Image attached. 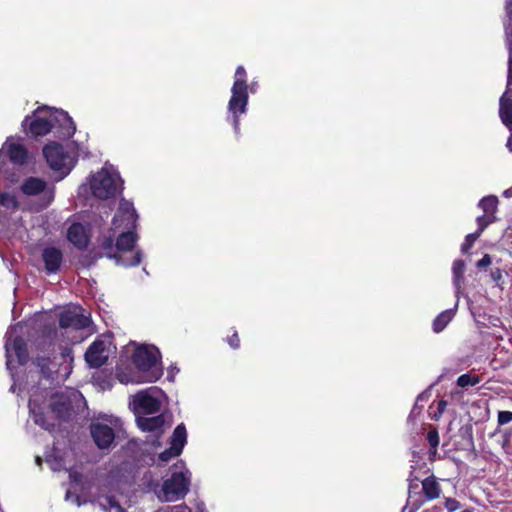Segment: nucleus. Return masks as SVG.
I'll list each match as a JSON object with an SVG mask.
<instances>
[{"mask_svg":"<svg viewBox=\"0 0 512 512\" xmlns=\"http://www.w3.org/2000/svg\"><path fill=\"white\" fill-rule=\"evenodd\" d=\"M257 82L247 84V73L243 66H238L234 74V82L231 88V97L228 101V120L231 118L236 134L240 132V116L247 112L249 92L256 93Z\"/></svg>","mask_w":512,"mask_h":512,"instance_id":"nucleus-1","label":"nucleus"},{"mask_svg":"<svg viewBox=\"0 0 512 512\" xmlns=\"http://www.w3.org/2000/svg\"><path fill=\"white\" fill-rule=\"evenodd\" d=\"M123 183L118 171L112 166L108 168L105 165L99 172L92 176L90 190L96 198L109 199L122 192Z\"/></svg>","mask_w":512,"mask_h":512,"instance_id":"nucleus-2","label":"nucleus"},{"mask_svg":"<svg viewBox=\"0 0 512 512\" xmlns=\"http://www.w3.org/2000/svg\"><path fill=\"white\" fill-rule=\"evenodd\" d=\"M28 161V151L26 147L18 142H14L12 137H8L0 149V174L10 182H16L19 175L10 172L8 165L22 167Z\"/></svg>","mask_w":512,"mask_h":512,"instance_id":"nucleus-3","label":"nucleus"},{"mask_svg":"<svg viewBox=\"0 0 512 512\" xmlns=\"http://www.w3.org/2000/svg\"><path fill=\"white\" fill-rule=\"evenodd\" d=\"M34 363L40 368L41 374L47 379H54V374L61 375L64 379L72 371L73 352L70 347H62L59 355L50 357L37 356Z\"/></svg>","mask_w":512,"mask_h":512,"instance_id":"nucleus-4","label":"nucleus"},{"mask_svg":"<svg viewBox=\"0 0 512 512\" xmlns=\"http://www.w3.org/2000/svg\"><path fill=\"white\" fill-rule=\"evenodd\" d=\"M163 392L158 387H150L132 396L129 406L135 417L153 415L160 411Z\"/></svg>","mask_w":512,"mask_h":512,"instance_id":"nucleus-5","label":"nucleus"},{"mask_svg":"<svg viewBox=\"0 0 512 512\" xmlns=\"http://www.w3.org/2000/svg\"><path fill=\"white\" fill-rule=\"evenodd\" d=\"M159 358L160 351L157 347L139 346L133 353L132 361L139 371L148 372L149 382H154L162 376V369L157 367Z\"/></svg>","mask_w":512,"mask_h":512,"instance_id":"nucleus-6","label":"nucleus"},{"mask_svg":"<svg viewBox=\"0 0 512 512\" xmlns=\"http://www.w3.org/2000/svg\"><path fill=\"white\" fill-rule=\"evenodd\" d=\"M121 421L117 417H103L90 424V434L96 446L109 449L114 444L116 429L120 428Z\"/></svg>","mask_w":512,"mask_h":512,"instance_id":"nucleus-7","label":"nucleus"},{"mask_svg":"<svg viewBox=\"0 0 512 512\" xmlns=\"http://www.w3.org/2000/svg\"><path fill=\"white\" fill-rule=\"evenodd\" d=\"M51 111L47 107L38 108L32 115H27L22 121V128L27 135L39 137L48 134L55 127Z\"/></svg>","mask_w":512,"mask_h":512,"instance_id":"nucleus-8","label":"nucleus"},{"mask_svg":"<svg viewBox=\"0 0 512 512\" xmlns=\"http://www.w3.org/2000/svg\"><path fill=\"white\" fill-rule=\"evenodd\" d=\"M189 486V471H175L170 478L163 482L161 492L158 496L163 501L174 502L183 498L188 493Z\"/></svg>","mask_w":512,"mask_h":512,"instance_id":"nucleus-9","label":"nucleus"},{"mask_svg":"<svg viewBox=\"0 0 512 512\" xmlns=\"http://www.w3.org/2000/svg\"><path fill=\"white\" fill-rule=\"evenodd\" d=\"M43 155L49 167L59 173L57 180H62L72 169L70 165V156L65 152L63 146L56 142H51L44 146Z\"/></svg>","mask_w":512,"mask_h":512,"instance_id":"nucleus-10","label":"nucleus"},{"mask_svg":"<svg viewBox=\"0 0 512 512\" xmlns=\"http://www.w3.org/2000/svg\"><path fill=\"white\" fill-rule=\"evenodd\" d=\"M115 239L114 236L109 235L105 236L100 243V249L103 251L98 253V257H107L109 259H114L116 265L123 266L125 268L136 267L138 266L143 259V252L140 249L135 250L134 256L128 258L123 255H118L116 253L115 248Z\"/></svg>","mask_w":512,"mask_h":512,"instance_id":"nucleus-11","label":"nucleus"},{"mask_svg":"<svg viewBox=\"0 0 512 512\" xmlns=\"http://www.w3.org/2000/svg\"><path fill=\"white\" fill-rule=\"evenodd\" d=\"M138 214L132 202L121 198L119 207L112 219L113 230H135L137 227Z\"/></svg>","mask_w":512,"mask_h":512,"instance_id":"nucleus-12","label":"nucleus"},{"mask_svg":"<svg viewBox=\"0 0 512 512\" xmlns=\"http://www.w3.org/2000/svg\"><path fill=\"white\" fill-rule=\"evenodd\" d=\"M21 191L27 196H42V208H46L54 200V187L48 186L47 182L38 177L26 178L22 185Z\"/></svg>","mask_w":512,"mask_h":512,"instance_id":"nucleus-13","label":"nucleus"},{"mask_svg":"<svg viewBox=\"0 0 512 512\" xmlns=\"http://www.w3.org/2000/svg\"><path fill=\"white\" fill-rule=\"evenodd\" d=\"M90 319L80 313L77 308L67 309L60 313L59 326L63 329L82 330L89 326Z\"/></svg>","mask_w":512,"mask_h":512,"instance_id":"nucleus-14","label":"nucleus"},{"mask_svg":"<svg viewBox=\"0 0 512 512\" xmlns=\"http://www.w3.org/2000/svg\"><path fill=\"white\" fill-rule=\"evenodd\" d=\"M54 119L55 134L60 139H69L76 131L75 123L67 112L63 110H54L51 114Z\"/></svg>","mask_w":512,"mask_h":512,"instance_id":"nucleus-15","label":"nucleus"},{"mask_svg":"<svg viewBox=\"0 0 512 512\" xmlns=\"http://www.w3.org/2000/svg\"><path fill=\"white\" fill-rule=\"evenodd\" d=\"M85 361L90 368H100L108 359L106 344L103 340H95L90 344L85 352Z\"/></svg>","mask_w":512,"mask_h":512,"instance_id":"nucleus-16","label":"nucleus"},{"mask_svg":"<svg viewBox=\"0 0 512 512\" xmlns=\"http://www.w3.org/2000/svg\"><path fill=\"white\" fill-rule=\"evenodd\" d=\"M7 340L5 342V351H6V366L7 369H11V359H10V346L12 345V348L15 352V355L18 359V363L20 365H24L28 361V350H27V344L25 340L22 337H15L13 340H11V333L8 331L6 334Z\"/></svg>","mask_w":512,"mask_h":512,"instance_id":"nucleus-17","label":"nucleus"},{"mask_svg":"<svg viewBox=\"0 0 512 512\" xmlns=\"http://www.w3.org/2000/svg\"><path fill=\"white\" fill-rule=\"evenodd\" d=\"M136 423L141 431L154 433L159 438L164 433L165 415L160 413L155 416H138Z\"/></svg>","mask_w":512,"mask_h":512,"instance_id":"nucleus-18","label":"nucleus"},{"mask_svg":"<svg viewBox=\"0 0 512 512\" xmlns=\"http://www.w3.org/2000/svg\"><path fill=\"white\" fill-rule=\"evenodd\" d=\"M67 239L75 248L85 250L90 243L89 229L82 223L74 222L67 230Z\"/></svg>","mask_w":512,"mask_h":512,"instance_id":"nucleus-19","label":"nucleus"},{"mask_svg":"<svg viewBox=\"0 0 512 512\" xmlns=\"http://www.w3.org/2000/svg\"><path fill=\"white\" fill-rule=\"evenodd\" d=\"M42 260L47 275L56 274L60 271L63 263V253L56 247H45L42 250Z\"/></svg>","mask_w":512,"mask_h":512,"instance_id":"nucleus-20","label":"nucleus"},{"mask_svg":"<svg viewBox=\"0 0 512 512\" xmlns=\"http://www.w3.org/2000/svg\"><path fill=\"white\" fill-rule=\"evenodd\" d=\"M499 117L503 125L512 132V89L506 91L499 99Z\"/></svg>","mask_w":512,"mask_h":512,"instance_id":"nucleus-21","label":"nucleus"},{"mask_svg":"<svg viewBox=\"0 0 512 512\" xmlns=\"http://www.w3.org/2000/svg\"><path fill=\"white\" fill-rule=\"evenodd\" d=\"M52 412L59 419H66L70 415L71 411V401L65 395L54 394L52 397V402L50 404Z\"/></svg>","mask_w":512,"mask_h":512,"instance_id":"nucleus-22","label":"nucleus"},{"mask_svg":"<svg viewBox=\"0 0 512 512\" xmlns=\"http://www.w3.org/2000/svg\"><path fill=\"white\" fill-rule=\"evenodd\" d=\"M138 238V234L134 230L121 231L115 241L116 251L125 252L133 250Z\"/></svg>","mask_w":512,"mask_h":512,"instance_id":"nucleus-23","label":"nucleus"},{"mask_svg":"<svg viewBox=\"0 0 512 512\" xmlns=\"http://www.w3.org/2000/svg\"><path fill=\"white\" fill-rule=\"evenodd\" d=\"M464 272H465V262L461 259H456L452 264V283L455 289V296L457 299L463 293V284H464Z\"/></svg>","mask_w":512,"mask_h":512,"instance_id":"nucleus-24","label":"nucleus"},{"mask_svg":"<svg viewBox=\"0 0 512 512\" xmlns=\"http://www.w3.org/2000/svg\"><path fill=\"white\" fill-rule=\"evenodd\" d=\"M187 443V430L183 423L177 425L170 438L171 450L174 453L181 454L182 450Z\"/></svg>","mask_w":512,"mask_h":512,"instance_id":"nucleus-25","label":"nucleus"},{"mask_svg":"<svg viewBox=\"0 0 512 512\" xmlns=\"http://www.w3.org/2000/svg\"><path fill=\"white\" fill-rule=\"evenodd\" d=\"M459 299H457L455 307L451 309H447L442 311L436 318L433 320L432 329L435 333L442 332L447 325L452 321L455 316L456 309L458 307Z\"/></svg>","mask_w":512,"mask_h":512,"instance_id":"nucleus-26","label":"nucleus"},{"mask_svg":"<svg viewBox=\"0 0 512 512\" xmlns=\"http://www.w3.org/2000/svg\"><path fill=\"white\" fill-rule=\"evenodd\" d=\"M504 32L505 43L508 51H512V0H506L505 5Z\"/></svg>","mask_w":512,"mask_h":512,"instance_id":"nucleus-27","label":"nucleus"},{"mask_svg":"<svg viewBox=\"0 0 512 512\" xmlns=\"http://www.w3.org/2000/svg\"><path fill=\"white\" fill-rule=\"evenodd\" d=\"M422 490L428 500L438 498L441 493L440 485L433 476L422 481Z\"/></svg>","mask_w":512,"mask_h":512,"instance_id":"nucleus-28","label":"nucleus"},{"mask_svg":"<svg viewBox=\"0 0 512 512\" xmlns=\"http://www.w3.org/2000/svg\"><path fill=\"white\" fill-rule=\"evenodd\" d=\"M29 408H30V412L32 414L34 423L36 425H38L48 431H50L54 427L53 424L48 423V421L46 420V416L43 412L36 411L31 400L29 401Z\"/></svg>","mask_w":512,"mask_h":512,"instance_id":"nucleus-29","label":"nucleus"},{"mask_svg":"<svg viewBox=\"0 0 512 512\" xmlns=\"http://www.w3.org/2000/svg\"><path fill=\"white\" fill-rule=\"evenodd\" d=\"M0 205L6 209L17 210L19 208V201L14 194L2 192L0 193Z\"/></svg>","mask_w":512,"mask_h":512,"instance_id":"nucleus-30","label":"nucleus"},{"mask_svg":"<svg viewBox=\"0 0 512 512\" xmlns=\"http://www.w3.org/2000/svg\"><path fill=\"white\" fill-rule=\"evenodd\" d=\"M498 199L494 195L485 196L483 197L479 203L478 206L485 212H495L497 209Z\"/></svg>","mask_w":512,"mask_h":512,"instance_id":"nucleus-31","label":"nucleus"},{"mask_svg":"<svg viewBox=\"0 0 512 512\" xmlns=\"http://www.w3.org/2000/svg\"><path fill=\"white\" fill-rule=\"evenodd\" d=\"M428 398H429V392L428 391H424L422 392L421 394H419L416 398V401H415V404H414V407L412 408L411 410V413L408 417V419H412V417L416 414V413H420L423 405L422 403L423 402H427L428 401Z\"/></svg>","mask_w":512,"mask_h":512,"instance_id":"nucleus-32","label":"nucleus"},{"mask_svg":"<svg viewBox=\"0 0 512 512\" xmlns=\"http://www.w3.org/2000/svg\"><path fill=\"white\" fill-rule=\"evenodd\" d=\"M427 441L431 447V452L434 454L437 451L439 445V433L436 428H432L427 433Z\"/></svg>","mask_w":512,"mask_h":512,"instance_id":"nucleus-33","label":"nucleus"},{"mask_svg":"<svg viewBox=\"0 0 512 512\" xmlns=\"http://www.w3.org/2000/svg\"><path fill=\"white\" fill-rule=\"evenodd\" d=\"M479 236V232H474L466 235L465 240L461 245V252L463 254H466Z\"/></svg>","mask_w":512,"mask_h":512,"instance_id":"nucleus-34","label":"nucleus"},{"mask_svg":"<svg viewBox=\"0 0 512 512\" xmlns=\"http://www.w3.org/2000/svg\"><path fill=\"white\" fill-rule=\"evenodd\" d=\"M479 380L477 377H472L469 374H463L458 377L457 385L460 387L474 386L478 384Z\"/></svg>","mask_w":512,"mask_h":512,"instance_id":"nucleus-35","label":"nucleus"},{"mask_svg":"<svg viewBox=\"0 0 512 512\" xmlns=\"http://www.w3.org/2000/svg\"><path fill=\"white\" fill-rule=\"evenodd\" d=\"M444 505L448 512H455L461 508V503L454 498H445Z\"/></svg>","mask_w":512,"mask_h":512,"instance_id":"nucleus-36","label":"nucleus"},{"mask_svg":"<svg viewBox=\"0 0 512 512\" xmlns=\"http://www.w3.org/2000/svg\"><path fill=\"white\" fill-rule=\"evenodd\" d=\"M478 229L476 232H479V235L485 230V228L492 222L486 215L478 216L477 219Z\"/></svg>","mask_w":512,"mask_h":512,"instance_id":"nucleus-37","label":"nucleus"},{"mask_svg":"<svg viewBox=\"0 0 512 512\" xmlns=\"http://www.w3.org/2000/svg\"><path fill=\"white\" fill-rule=\"evenodd\" d=\"M512 421V412L510 411H499L498 412V424L505 425Z\"/></svg>","mask_w":512,"mask_h":512,"instance_id":"nucleus-38","label":"nucleus"},{"mask_svg":"<svg viewBox=\"0 0 512 512\" xmlns=\"http://www.w3.org/2000/svg\"><path fill=\"white\" fill-rule=\"evenodd\" d=\"M179 455L180 454L174 453V450L172 451L170 446L168 449L164 450L159 454V460L162 462H168L171 458L177 457Z\"/></svg>","mask_w":512,"mask_h":512,"instance_id":"nucleus-39","label":"nucleus"},{"mask_svg":"<svg viewBox=\"0 0 512 512\" xmlns=\"http://www.w3.org/2000/svg\"><path fill=\"white\" fill-rule=\"evenodd\" d=\"M507 88L512 86V50L508 51Z\"/></svg>","mask_w":512,"mask_h":512,"instance_id":"nucleus-40","label":"nucleus"},{"mask_svg":"<svg viewBox=\"0 0 512 512\" xmlns=\"http://www.w3.org/2000/svg\"><path fill=\"white\" fill-rule=\"evenodd\" d=\"M491 257L489 254H485L479 261H477L476 263V267L478 269H484L486 267H488L489 265H491Z\"/></svg>","mask_w":512,"mask_h":512,"instance_id":"nucleus-41","label":"nucleus"},{"mask_svg":"<svg viewBox=\"0 0 512 512\" xmlns=\"http://www.w3.org/2000/svg\"><path fill=\"white\" fill-rule=\"evenodd\" d=\"M227 341L233 349H238L240 347V340L237 331H234L233 335L229 337Z\"/></svg>","mask_w":512,"mask_h":512,"instance_id":"nucleus-42","label":"nucleus"},{"mask_svg":"<svg viewBox=\"0 0 512 512\" xmlns=\"http://www.w3.org/2000/svg\"><path fill=\"white\" fill-rule=\"evenodd\" d=\"M461 430L464 431L465 435H467L469 437V440L472 443L473 442L472 426L467 425V426L463 427Z\"/></svg>","mask_w":512,"mask_h":512,"instance_id":"nucleus-43","label":"nucleus"},{"mask_svg":"<svg viewBox=\"0 0 512 512\" xmlns=\"http://www.w3.org/2000/svg\"><path fill=\"white\" fill-rule=\"evenodd\" d=\"M408 481H409V495H410L412 493V491H414L418 488V484L416 482H413L412 473H410Z\"/></svg>","mask_w":512,"mask_h":512,"instance_id":"nucleus-44","label":"nucleus"},{"mask_svg":"<svg viewBox=\"0 0 512 512\" xmlns=\"http://www.w3.org/2000/svg\"><path fill=\"white\" fill-rule=\"evenodd\" d=\"M420 454L417 451H412V462L417 464L418 460L420 459Z\"/></svg>","mask_w":512,"mask_h":512,"instance_id":"nucleus-45","label":"nucleus"},{"mask_svg":"<svg viewBox=\"0 0 512 512\" xmlns=\"http://www.w3.org/2000/svg\"><path fill=\"white\" fill-rule=\"evenodd\" d=\"M65 498H66V500H69L70 498H72V495L70 494V492H69V491L66 493ZM73 499L75 500V502H76V504H77L78 506H80V505H81V504H80V501H79V497H78L77 495H76V496H73Z\"/></svg>","mask_w":512,"mask_h":512,"instance_id":"nucleus-46","label":"nucleus"},{"mask_svg":"<svg viewBox=\"0 0 512 512\" xmlns=\"http://www.w3.org/2000/svg\"><path fill=\"white\" fill-rule=\"evenodd\" d=\"M506 147L510 153H512V134L508 137Z\"/></svg>","mask_w":512,"mask_h":512,"instance_id":"nucleus-47","label":"nucleus"},{"mask_svg":"<svg viewBox=\"0 0 512 512\" xmlns=\"http://www.w3.org/2000/svg\"><path fill=\"white\" fill-rule=\"evenodd\" d=\"M44 333H45L46 337L51 338L52 335L56 334V329L54 328V329H49L47 331L45 330Z\"/></svg>","mask_w":512,"mask_h":512,"instance_id":"nucleus-48","label":"nucleus"},{"mask_svg":"<svg viewBox=\"0 0 512 512\" xmlns=\"http://www.w3.org/2000/svg\"><path fill=\"white\" fill-rule=\"evenodd\" d=\"M445 407H446V402H445V401H443V400H442V401H440V402H439V404H438V410H439V412H440V413H442V412H443V410L445 409Z\"/></svg>","mask_w":512,"mask_h":512,"instance_id":"nucleus-49","label":"nucleus"},{"mask_svg":"<svg viewBox=\"0 0 512 512\" xmlns=\"http://www.w3.org/2000/svg\"><path fill=\"white\" fill-rule=\"evenodd\" d=\"M503 196L506 198L512 197V186L509 189L504 191Z\"/></svg>","mask_w":512,"mask_h":512,"instance_id":"nucleus-50","label":"nucleus"},{"mask_svg":"<svg viewBox=\"0 0 512 512\" xmlns=\"http://www.w3.org/2000/svg\"><path fill=\"white\" fill-rule=\"evenodd\" d=\"M87 190H88V187H87L86 185H81V186L79 187V193H80V194H81V193H84V192H87Z\"/></svg>","mask_w":512,"mask_h":512,"instance_id":"nucleus-51","label":"nucleus"},{"mask_svg":"<svg viewBox=\"0 0 512 512\" xmlns=\"http://www.w3.org/2000/svg\"><path fill=\"white\" fill-rule=\"evenodd\" d=\"M422 503L415 504L414 507L409 512H415L417 509L420 508Z\"/></svg>","mask_w":512,"mask_h":512,"instance_id":"nucleus-52","label":"nucleus"},{"mask_svg":"<svg viewBox=\"0 0 512 512\" xmlns=\"http://www.w3.org/2000/svg\"><path fill=\"white\" fill-rule=\"evenodd\" d=\"M35 462L38 466H41L42 465V459L39 457V456H36L35 458Z\"/></svg>","mask_w":512,"mask_h":512,"instance_id":"nucleus-53","label":"nucleus"},{"mask_svg":"<svg viewBox=\"0 0 512 512\" xmlns=\"http://www.w3.org/2000/svg\"><path fill=\"white\" fill-rule=\"evenodd\" d=\"M108 503L110 504L111 507L116 506L115 501L113 500V498H108ZM117 507L119 508L118 505H117Z\"/></svg>","mask_w":512,"mask_h":512,"instance_id":"nucleus-54","label":"nucleus"},{"mask_svg":"<svg viewBox=\"0 0 512 512\" xmlns=\"http://www.w3.org/2000/svg\"><path fill=\"white\" fill-rule=\"evenodd\" d=\"M167 379H168L169 381H173V379H174V374H172V372H168Z\"/></svg>","mask_w":512,"mask_h":512,"instance_id":"nucleus-55","label":"nucleus"},{"mask_svg":"<svg viewBox=\"0 0 512 512\" xmlns=\"http://www.w3.org/2000/svg\"><path fill=\"white\" fill-rule=\"evenodd\" d=\"M492 276H493L494 279L499 278L501 276L500 271L497 270L496 274L492 273Z\"/></svg>","mask_w":512,"mask_h":512,"instance_id":"nucleus-56","label":"nucleus"},{"mask_svg":"<svg viewBox=\"0 0 512 512\" xmlns=\"http://www.w3.org/2000/svg\"><path fill=\"white\" fill-rule=\"evenodd\" d=\"M412 480H413V482H417L418 478L412 474Z\"/></svg>","mask_w":512,"mask_h":512,"instance_id":"nucleus-57","label":"nucleus"},{"mask_svg":"<svg viewBox=\"0 0 512 512\" xmlns=\"http://www.w3.org/2000/svg\"><path fill=\"white\" fill-rule=\"evenodd\" d=\"M175 370H176L177 372L179 371V370H178V369H176V368H172L169 372H172V374H173V373H175Z\"/></svg>","mask_w":512,"mask_h":512,"instance_id":"nucleus-58","label":"nucleus"},{"mask_svg":"<svg viewBox=\"0 0 512 512\" xmlns=\"http://www.w3.org/2000/svg\"><path fill=\"white\" fill-rule=\"evenodd\" d=\"M462 512H473V510L472 509H465Z\"/></svg>","mask_w":512,"mask_h":512,"instance_id":"nucleus-59","label":"nucleus"}]
</instances>
